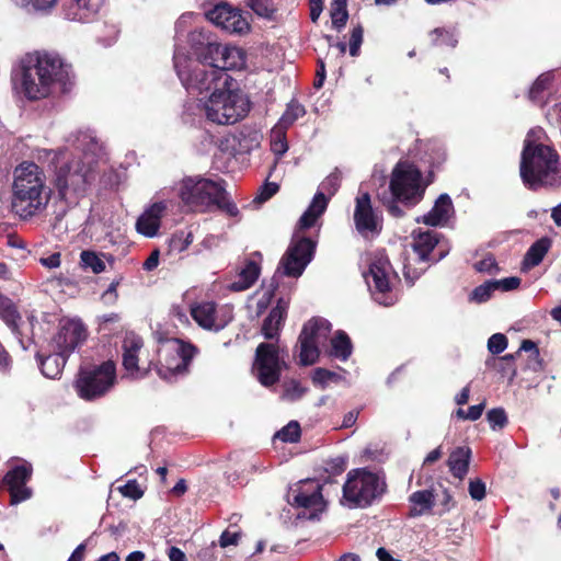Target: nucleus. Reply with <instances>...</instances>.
Listing matches in <instances>:
<instances>
[{
	"label": "nucleus",
	"instance_id": "69168bd1",
	"mask_svg": "<svg viewBox=\"0 0 561 561\" xmlns=\"http://www.w3.org/2000/svg\"><path fill=\"white\" fill-rule=\"evenodd\" d=\"M60 253L54 252L48 256H43L39 259V263L48 270H54L60 266Z\"/></svg>",
	"mask_w": 561,
	"mask_h": 561
},
{
	"label": "nucleus",
	"instance_id": "0e129e2a",
	"mask_svg": "<svg viewBox=\"0 0 561 561\" xmlns=\"http://www.w3.org/2000/svg\"><path fill=\"white\" fill-rule=\"evenodd\" d=\"M277 191H278V185L276 183L267 182L261 187L257 199L260 202H265L268 198H271L274 194H276Z\"/></svg>",
	"mask_w": 561,
	"mask_h": 561
},
{
	"label": "nucleus",
	"instance_id": "cd10ccee",
	"mask_svg": "<svg viewBox=\"0 0 561 561\" xmlns=\"http://www.w3.org/2000/svg\"><path fill=\"white\" fill-rule=\"evenodd\" d=\"M188 43L194 51L197 60L201 62L208 64L210 59H214L211 46H217L218 43L213 42L208 32L203 28L194 30L188 35Z\"/></svg>",
	"mask_w": 561,
	"mask_h": 561
},
{
	"label": "nucleus",
	"instance_id": "ddd939ff",
	"mask_svg": "<svg viewBox=\"0 0 561 561\" xmlns=\"http://www.w3.org/2000/svg\"><path fill=\"white\" fill-rule=\"evenodd\" d=\"M331 330V323L323 318H313L304 325L298 339L300 365L309 366L318 360L329 342Z\"/></svg>",
	"mask_w": 561,
	"mask_h": 561
},
{
	"label": "nucleus",
	"instance_id": "72a5a7b5",
	"mask_svg": "<svg viewBox=\"0 0 561 561\" xmlns=\"http://www.w3.org/2000/svg\"><path fill=\"white\" fill-rule=\"evenodd\" d=\"M68 356L55 348L53 354L45 357L38 355V364L42 374L50 379H55L61 375Z\"/></svg>",
	"mask_w": 561,
	"mask_h": 561
},
{
	"label": "nucleus",
	"instance_id": "473e14b6",
	"mask_svg": "<svg viewBox=\"0 0 561 561\" xmlns=\"http://www.w3.org/2000/svg\"><path fill=\"white\" fill-rule=\"evenodd\" d=\"M260 266L256 262L249 260L240 270L237 280L229 284L228 288L232 291H243L249 289L259 278Z\"/></svg>",
	"mask_w": 561,
	"mask_h": 561
},
{
	"label": "nucleus",
	"instance_id": "4be33fe9",
	"mask_svg": "<svg viewBox=\"0 0 561 561\" xmlns=\"http://www.w3.org/2000/svg\"><path fill=\"white\" fill-rule=\"evenodd\" d=\"M210 49L215 53L214 59H210L208 64L225 72L242 69L245 65V53L237 46H222L218 44L217 46H211Z\"/></svg>",
	"mask_w": 561,
	"mask_h": 561
},
{
	"label": "nucleus",
	"instance_id": "393cba45",
	"mask_svg": "<svg viewBox=\"0 0 561 561\" xmlns=\"http://www.w3.org/2000/svg\"><path fill=\"white\" fill-rule=\"evenodd\" d=\"M144 347L142 339L134 332L125 334L122 342V362L125 370L134 376L139 371V355Z\"/></svg>",
	"mask_w": 561,
	"mask_h": 561
},
{
	"label": "nucleus",
	"instance_id": "e2e57ef3",
	"mask_svg": "<svg viewBox=\"0 0 561 561\" xmlns=\"http://www.w3.org/2000/svg\"><path fill=\"white\" fill-rule=\"evenodd\" d=\"M104 27H105L106 33L104 36L99 35V41L102 42L103 45L108 46L115 42L117 34H118V28L114 24L104 25Z\"/></svg>",
	"mask_w": 561,
	"mask_h": 561
},
{
	"label": "nucleus",
	"instance_id": "4c0bfd02",
	"mask_svg": "<svg viewBox=\"0 0 561 561\" xmlns=\"http://www.w3.org/2000/svg\"><path fill=\"white\" fill-rule=\"evenodd\" d=\"M104 256L103 253L84 250L80 253V265L83 270H90L94 274H100L106 268L103 260Z\"/></svg>",
	"mask_w": 561,
	"mask_h": 561
},
{
	"label": "nucleus",
	"instance_id": "f3484780",
	"mask_svg": "<svg viewBox=\"0 0 561 561\" xmlns=\"http://www.w3.org/2000/svg\"><path fill=\"white\" fill-rule=\"evenodd\" d=\"M32 472V465L22 460L14 465L3 477V484L10 493L11 505H16L32 497L33 491L26 486Z\"/></svg>",
	"mask_w": 561,
	"mask_h": 561
},
{
	"label": "nucleus",
	"instance_id": "dca6fc26",
	"mask_svg": "<svg viewBox=\"0 0 561 561\" xmlns=\"http://www.w3.org/2000/svg\"><path fill=\"white\" fill-rule=\"evenodd\" d=\"M341 181L342 174L335 169L321 182L311 204L299 219L300 228L308 229L316 224L317 219L325 211L329 198L337 192Z\"/></svg>",
	"mask_w": 561,
	"mask_h": 561
},
{
	"label": "nucleus",
	"instance_id": "f03ea898",
	"mask_svg": "<svg viewBox=\"0 0 561 561\" xmlns=\"http://www.w3.org/2000/svg\"><path fill=\"white\" fill-rule=\"evenodd\" d=\"M75 152L68 158L67 149L47 150L56 167L55 186L59 197L68 205H77L96 178V167L103 148L91 131H79L75 140Z\"/></svg>",
	"mask_w": 561,
	"mask_h": 561
},
{
	"label": "nucleus",
	"instance_id": "a18cd8bd",
	"mask_svg": "<svg viewBox=\"0 0 561 561\" xmlns=\"http://www.w3.org/2000/svg\"><path fill=\"white\" fill-rule=\"evenodd\" d=\"M343 379L342 374L325 368H317L312 375L313 383L322 388L327 387L329 383H337Z\"/></svg>",
	"mask_w": 561,
	"mask_h": 561
},
{
	"label": "nucleus",
	"instance_id": "2eb2a0df",
	"mask_svg": "<svg viewBox=\"0 0 561 561\" xmlns=\"http://www.w3.org/2000/svg\"><path fill=\"white\" fill-rule=\"evenodd\" d=\"M316 243L309 238L294 239L280 259L276 274L282 273L288 277H299L311 262Z\"/></svg>",
	"mask_w": 561,
	"mask_h": 561
},
{
	"label": "nucleus",
	"instance_id": "c9c22d12",
	"mask_svg": "<svg viewBox=\"0 0 561 561\" xmlns=\"http://www.w3.org/2000/svg\"><path fill=\"white\" fill-rule=\"evenodd\" d=\"M552 80H553V73L548 71V72H543L541 73L536 80L535 82L533 83V85L530 87L529 91H528V99L539 105V106H543L546 101H545V92L549 89L550 84L552 83Z\"/></svg>",
	"mask_w": 561,
	"mask_h": 561
},
{
	"label": "nucleus",
	"instance_id": "39448f33",
	"mask_svg": "<svg viewBox=\"0 0 561 561\" xmlns=\"http://www.w3.org/2000/svg\"><path fill=\"white\" fill-rule=\"evenodd\" d=\"M173 190L184 207L191 211L205 213L216 206L229 216H237L236 204L228 199L222 181H214L201 175L185 176Z\"/></svg>",
	"mask_w": 561,
	"mask_h": 561
},
{
	"label": "nucleus",
	"instance_id": "3c124183",
	"mask_svg": "<svg viewBox=\"0 0 561 561\" xmlns=\"http://www.w3.org/2000/svg\"><path fill=\"white\" fill-rule=\"evenodd\" d=\"M15 5L35 11H46L54 8L57 0H11Z\"/></svg>",
	"mask_w": 561,
	"mask_h": 561
},
{
	"label": "nucleus",
	"instance_id": "c85d7f7f",
	"mask_svg": "<svg viewBox=\"0 0 561 561\" xmlns=\"http://www.w3.org/2000/svg\"><path fill=\"white\" fill-rule=\"evenodd\" d=\"M103 0H73L65 9V18L69 21L89 22L99 12Z\"/></svg>",
	"mask_w": 561,
	"mask_h": 561
},
{
	"label": "nucleus",
	"instance_id": "20e7f679",
	"mask_svg": "<svg viewBox=\"0 0 561 561\" xmlns=\"http://www.w3.org/2000/svg\"><path fill=\"white\" fill-rule=\"evenodd\" d=\"M50 190L42 168L24 161L13 172L12 209L22 219L42 214L49 202Z\"/></svg>",
	"mask_w": 561,
	"mask_h": 561
},
{
	"label": "nucleus",
	"instance_id": "f8f14e48",
	"mask_svg": "<svg viewBox=\"0 0 561 561\" xmlns=\"http://www.w3.org/2000/svg\"><path fill=\"white\" fill-rule=\"evenodd\" d=\"M366 284L374 300L385 307L396 304L397 295L393 291L396 274L389 260L383 255H376L364 274Z\"/></svg>",
	"mask_w": 561,
	"mask_h": 561
},
{
	"label": "nucleus",
	"instance_id": "338daca9",
	"mask_svg": "<svg viewBox=\"0 0 561 561\" xmlns=\"http://www.w3.org/2000/svg\"><path fill=\"white\" fill-rule=\"evenodd\" d=\"M171 316L174 320H176L180 324H188L190 323V320H188V316H187V311L184 307L182 306H172L171 308Z\"/></svg>",
	"mask_w": 561,
	"mask_h": 561
},
{
	"label": "nucleus",
	"instance_id": "6e6d98bb",
	"mask_svg": "<svg viewBox=\"0 0 561 561\" xmlns=\"http://www.w3.org/2000/svg\"><path fill=\"white\" fill-rule=\"evenodd\" d=\"M193 242L192 232L180 231L173 234L171 239V247L178 251H184Z\"/></svg>",
	"mask_w": 561,
	"mask_h": 561
},
{
	"label": "nucleus",
	"instance_id": "49530a36",
	"mask_svg": "<svg viewBox=\"0 0 561 561\" xmlns=\"http://www.w3.org/2000/svg\"><path fill=\"white\" fill-rule=\"evenodd\" d=\"M495 289V284L493 280H486L483 284L477 286L470 294V301L477 302V304H483L491 299L493 296Z\"/></svg>",
	"mask_w": 561,
	"mask_h": 561
},
{
	"label": "nucleus",
	"instance_id": "052dcab7",
	"mask_svg": "<svg viewBox=\"0 0 561 561\" xmlns=\"http://www.w3.org/2000/svg\"><path fill=\"white\" fill-rule=\"evenodd\" d=\"M119 492L125 496L133 500H138L142 496L144 492L136 480H130L126 484L119 486Z\"/></svg>",
	"mask_w": 561,
	"mask_h": 561
},
{
	"label": "nucleus",
	"instance_id": "9d476101",
	"mask_svg": "<svg viewBox=\"0 0 561 561\" xmlns=\"http://www.w3.org/2000/svg\"><path fill=\"white\" fill-rule=\"evenodd\" d=\"M386 483L376 473L367 469H354L347 473L343 485V499L351 506L366 507L385 492Z\"/></svg>",
	"mask_w": 561,
	"mask_h": 561
},
{
	"label": "nucleus",
	"instance_id": "2f4dec72",
	"mask_svg": "<svg viewBox=\"0 0 561 561\" xmlns=\"http://www.w3.org/2000/svg\"><path fill=\"white\" fill-rule=\"evenodd\" d=\"M471 459V449L467 446L455 448L448 457V468L451 474L459 480H462L468 471Z\"/></svg>",
	"mask_w": 561,
	"mask_h": 561
},
{
	"label": "nucleus",
	"instance_id": "7ed1b4c3",
	"mask_svg": "<svg viewBox=\"0 0 561 561\" xmlns=\"http://www.w3.org/2000/svg\"><path fill=\"white\" fill-rule=\"evenodd\" d=\"M542 129H531L525 140L520 159V178L526 187L558 186L561 183L559 154L552 147L537 142Z\"/></svg>",
	"mask_w": 561,
	"mask_h": 561
},
{
	"label": "nucleus",
	"instance_id": "1a4fd4ad",
	"mask_svg": "<svg viewBox=\"0 0 561 561\" xmlns=\"http://www.w3.org/2000/svg\"><path fill=\"white\" fill-rule=\"evenodd\" d=\"M157 373L160 378L173 382L187 374V368L196 354V348L191 343L179 339H167L160 342L158 347Z\"/></svg>",
	"mask_w": 561,
	"mask_h": 561
},
{
	"label": "nucleus",
	"instance_id": "4d7b16f0",
	"mask_svg": "<svg viewBox=\"0 0 561 561\" xmlns=\"http://www.w3.org/2000/svg\"><path fill=\"white\" fill-rule=\"evenodd\" d=\"M495 284V289L500 291H512L520 286L522 279L517 276H511L503 279H492Z\"/></svg>",
	"mask_w": 561,
	"mask_h": 561
},
{
	"label": "nucleus",
	"instance_id": "f704fd0d",
	"mask_svg": "<svg viewBox=\"0 0 561 561\" xmlns=\"http://www.w3.org/2000/svg\"><path fill=\"white\" fill-rule=\"evenodd\" d=\"M409 501L411 503L410 513L411 517H419L428 513L435 503V496L430 490H422L413 492Z\"/></svg>",
	"mask_w": 561,
	"mask_h": 561
},
{
	"label": "nucleus",
	"instance_id": "7c9ffc66",
	"mask_svg": "<svg viewBox=\"0 0 561 561\" xmlns=\"http://www.w3.org/2000/svg\"><path fill=\"white\" fill-rule=\"evenodd\" d=\"M288 308V301L280 298L277 301V305L271 310L267 318L263 321L262 324V334L267 340H274L278 336V332L286 317Z\"/></svg>",
	"mask_w": 561,
	"mask_h": 561
},
{
	"label": "nucleus",
	"instance_id": "bf43d9fd",
	"mask_svg": "<svg viewBox=\"0 0 561 561\" xmlns=\"http://www.w3.org/2000/svg\"><path fill=\"white\" fill-rule=\"evenodd\" d=\"M270 465L263 461L259 456H253L244 468V472L249 476L263 473L268 469Z\"/></svg>",
	"mask_w": 561,
	"mask_h": 561
},
{
	"label": "nucleus",
	"instance_id": "603ef678",
	"mask_svg": "<svg viewBox=\"0 0 561 561\" xmlns=\"http://www.w3.org/2000/svg\"><path fill=\"white\" fill-rule=\"evenodd\" d=\"M476 271L490 275H495L500 272V266L494 256L489 255L474 263Z\"/></svg>",
	"mask_w": 561,
	"mask_h": 561
},
{
	"label": "nucleus",
	"instance_id": "0eeeda50",
	"mask_svg": "<svg viewBox=\"0 0 561 561\" xmlns=\"http://www.w3.org/2000/svg\"><path fill=\"white\" fill-rule=\"evenodd\" d=\"M173 62L179 79L190 94L208 96L217 92V88H226L232 81L227 72L211 64L193 60L179 47H175Z\"/></svg>",
	"mask_w": 561,
	"mask_h": 561
},
{
	"label": "nucleus",
	"instance_id": "de8ad7c7",
	"mask_svg": "<svg viewBox=\"0 0 561 561\" xmlns=\"http://www.w3.org/2000/svg\"><path fill=\"white\" fill-rule=\"evenodd\" d=\"M306 393V388L298 381L290 380L283 385L282 399L285 401L294 402L301 399Z\"/></svg>",
	"mask_w": 561,
	"mask_h": 561
},
{
	"label": "nucleus",
	"instance_id": "423d86ee",
	"mask_svg": "<svg viewBox=\"0 0 561 561\" xmlns=\"http://www.w3.org/2000/svg\"><path fill=\"white\" fill-rule=\"evenodd\" d=\"M426 185L422 181V173L412 163L400 161L391 172L388 190L378 192V198L393 217L403 216L398 203L405 206L419 204L425 193Z\"/></svg>",
	"mask_w": 561,
	"mask_h": 561
},
{
	"label": "nucleus",
	"instance_id": "e433bc0d",
	"mask_svg": "<svg viewBox=\"0 0 561 561\" xmlns=\"http://www.w3.org/2000/svg\"><path fill=\"white\" fill-rule=\"evenodd\" d=\"M550 248V241L547 238L537 240L525 254L524 268H533L541 263Z\"/></svg>",
	"mask_w": 561,
	"mask_h": 561
},
{
	"label": "nucleus",
	"instance_id": "c03bdc74",
	"mask_svg": "<svg viewBox=\"0 0 561 561\" xmlns=\"http://www.w3.org/2000/svg\"><path fill=\"white\" fill-rule=\"evenodd\" d=\"M244 3L256 15L265 19H272L276 11L274 0H244Z\"/></svg>",
	"mask_w": 561,
	"mask_h": 561
},
{
	"label": "nucleus",
	"instance_id": "bb28decb",
	"mask_svg": "<svg viewBox=\"0 0 561 561\" xmlns=\"http://www.w3.org/2000/svg\"><path fill=\"white\" fill-rule=\"evenodd\" d=\"M454 215V205L448 194H442L436 199L433 208L422 217V222L427 226L436 227L445 225ZM421 219L417 218V222Z\"/></svg>",
	"mask_w": 561,
	"mask_h": 561
},
{
	"label": "nucleus",
	"instance_id": "13d9d810",
	"mask_svg": "<svg viewBox=\"0 0 561 561\" xmlns=\"http://www.w3.org/2000/svg\"><path fill=\"white\" fill-rule=\"evenodd\" d=\"M363 27L356 26L352 30L350 39V55L356 57L359 54V49L363 43Z\"/></svg>",
	"mask_w": 561,
	"mask_h": 561
},
{
	"label": "nucleus",
	"instance_id": "680f3d73",
	"mask_svg": "<svg viewBox=\"0 0 561 561\" xmlns=\"http://www.w3.org/2000/svg\"><path fill=\"white\" fill-rule=\"evenodd\" d=\"M468 491L472 500L481 501L485 497V483L480 479L470 480Z\"/></svg>",
	"mask_w": 561,
	"mask_h": 561
},
{
	"label": "nucleus",
	"instance_id": "58836bf2",
	"mask_svg": "<svg viewBox=\"0 0 561 561\" xmlns=\"http://www.w3.org/2000/svg\"><path fill=\"white\" fill-rule=\"evenodd\" d=\"M432 43L435 46H448L455 48L458 44V33L456 28L437 27L430 33Z\"/></svg>",
	"mask_w": 561,
	"mask_h": 561
},
{
	"label": "nucleus",
	"instance_id": "8fccbe9b",
	"mask_svg": "<svg viewBox=\"0 0 561 561\" xmlns=\"http://www.w3.org/2000/svg\"><path fill=\"white\" fill-rule=\"evenodd\" d=\"M486 420L493 431L504 428L508 422L506 412L502 408L491 409L486 413Z\"/></svg>",
	"mask_w": 561,
	"mask_h": 561
},
{
	"label": "nucleus",
	"instance_id": "4468645a",
	"mask_svg": "<svg viewBox=\"0 0 561 561\" xmlns=\"http://www.w3.org/2000/svg\"><path fill=\"white\" fill-rule=\"evenodd\" d=\"M286 367L284 351L276 343H261L255 352L254 370L259 381L270 387L279 380L280 371Z\"/></svg>",
	"mask_w": 561,
	"mask_h": 561
},
{
	"label": "nucleus",
	"instance_id": "5fc2aeb1",
	"mask_svg": "<svg viewBox=\"0 0 561 561\" xmlns=\"http://www.w3.org/2000/svg\"><path fill=\"white\" fill-rule=\"evenodd\" d=\"M276 288H277V283L275 282V276H274L273 279L271 280L270 285L262 289V296L257 300L259 312H262L263 310H265L268 307Z\"/></svg>",
	"mask_w": 561,
	"mask_h": 561
},
{
	"label": "nucleus",
	"instance_id": "09e8293b",
	"mask_svg": "<svg viewBox=\"0 0 561 561\" xmlns=\"http://www.w3.org/2000/svg\"><path fill=\"white\" fill-rule=\"evenodd\" d=\"M276 438L285 443H296L300 438V425L297 421H290L286 426L278 431Z\"/></svg>",
	"mask_w": 561,
	"mask_h": 561
},
{
	"label": "nucleus",
	"instance_id": "a19ab883",
	"mask_svg": "<svg viewBox=\"0 0 561 561\" xmlns=\"http://www.w3.org/2000/svg\"><path fill=\"white\" fill-rule=\"evenodd\" d=\"M0 318L13 331H18V322L21 319L10 299L0 297Z\"/></svg>",
	"mask_w": 561,
	"mask_h": 561
},
{
	"label": "nucleus",
	"instance_id": "ea45409f",
	"mask_svg": "<svg viewBox=\"0 0 561 561\" xmlns=\"http://www.w3.org/2000/svg\"><path fill=\"white\" fill-rule=\"evenodd\" d=\"M306 114V108L297 100H291L276 125L287 129Z\"/></svg>",
	"mask_w": 561,
	"mask_h": 561
},
{
	"label": "nucleus",
	"instance_id": "a878e982",
	"mask_svg": "<svg viewBox=\"0 0 561 561\" xmlns=\"http://www.w3.org/2000/svg\"><path fill=\"white\" fill-rule=\"evenodd\" d=\"M191 317L196 323L206 330L219 331L227 324L226 321H219L216 313V305L211 301H203L190 307Z\"/></svg>",
	"mask_w": 561,
	"mask_h": 561
},
{
	"label": "nucleus",
	"instance_id": "aec40b11",
	"mask_svg": "<svg viewBox=\"0 0 561 561\" xmlns=\"http://www.w3.org/2000/svg\"><path fill=\"white\" fill-rule=\"evenodd\" d=\"M87 339V331L80 320H67L61 323L54 337L55 348L69 355Z\"/></svg>",
	"mask_w": 561,
	"mask_h": 561
},
{
	"label": "nucleus",
	"instance_id": "774afa93",
	"mask_svg": "<svg viewBox=\"0 0 561 561\" xmlns=\"http://www.w3.org/2000/svg\"><path fill=\"white\" fill-rule=\"evenodd\" d=\"M239 537L240 534L238 531L231 533L229 530H225L219 538V545L222 548H226L231 545H237Z\"/></svg>",
	"mask_w": 561,
	"mask_h": 561
},
{
	"label": "nucleus",
	"instance_id": "6e6552de",
	"mask_svg": "<svg viewBox=\"0 0 561 561\" xmlns=\"http://www.w3.org/2000/svg\"><path fill=\"white\" fill-rule=\"evenodd\" d=\"M231 84L232 81L208 96L198 98L195 105L199 114L217 125H232L242 119L250 110L249 101Z\"/></svg>",
	"mask_w": 561,
	"mask_h": 561
},
{
	"label": "nucleus",
	"instance_id": "412c9836",
	"mask_svg": "<svg viewBox=\"0 0 561 561\" xmlns=\"http://www.w3.org/2000/svg\"><path fill=\"white\" fill-rule=\"evenodd\" d=\"M354 221L357 231L364 237L369 233H378L381 230L380 220L371 207L368 193H364L356 198Z\"/></svg>",
	"mask_w": 561,
	"mask_h": 561
},
{
	"label": "nucleus",
	"instance_id": "9b49d317",
	"mask_svg": "<svg viewBox=\"0 0 561 561\" xmlns=\"http://www.w3.org/2000/svg\"><path fill=\"white\" fill-rule=\"evenodd\" d=\"M116 380L115 364L111 360L99 366L82 367L76 381L79 397L92 401L105 396Z\"/></svg>",
	"mask_w": 561,
	"mask_h": 561
},
{
	"label": "nucleus",
	"instance_id": "b1692460",
	"mask_svg": "<svg viewBox=\"0 0 561 561\" xmlns=\"http://www.w3.org/2000/svg\"><path fill=\"white\" fill-rule=\"evenodd\" d=\"M165 209L167 204L164 202L153 203L148 208H146L136 221L137 232L147 238L156 237L159 231L161 218L163 217Z\"/></svg>",
	"mask_w": 561,
	"mask_h": 561
},
{
	"label": "nucleus",
	"instance_id": "f257e3e1",
	"mask_svg": "<svg viewBox=\"0 0 561 561\" xmlns=\"http://www.w3.org/2000/svg\"><path fill=\"white\" fill-rule=\"evenodd\" d=\"M15 92L28 101H39L72 84V69L56 51L34 50L23 55L11 72Z\"/></svg>",
	"mask_w": 561,
	"mask_h": 561
},
{
	"label": "nucleus",
	"instance_id": "c756f323",
	"mask_svg": "<svg viewBox=\"0 0 561 561\" xmlns=\"http://www.w3.org/2000/svg\"><path fill=\"white\" fill-rule=\"evenodd\" d=\"M324 355L332 359L346 362L353 353V344L344 331H336L323 351Z\"/></svg>",
	"mask_w": 561,
	"mask_h": 561
},
{
	"label": "nucleus",
	"instance_id": "79ce46f5",
	"mask_svg": "<svg viewBox=\"0 0 561 561\" xmlns=\"http://www.w3.org/2000/svg\"><path fill=\"white\" fill-rule=\"evenodd\" d=\"M271 150L277 158H280L287 150L286 129L275 125L271 130Z\"/></svg>",
	"mask_w": 561,
	"mask_h": 561
},
{
	"label": "nucleus",
	"instance_id": "6ab92c4d",
	"mask_svg": "<svg viewBox=\"0 0 561 561\" xmlns=\"http://www.w3.org/2000/svg\"><path fill=\"white\" fill-rule=\"evenodd\" d=\"M206 16L211 23L228 33L242 34L249 30V23L241 12L226 3L208 10Z\"/></svg>",
	"mask_w": 561,
	"mask_h": 561
},
{
	"label": "nucleus",
	"instance_id": "37998d69",
	"mask_svg": "<svg viewBox=\"0 0 561 561\" xmlns=\"http://www.w3.org/2000/svg\"><path fill=\"white\" fill-rule=\"evenodd\" d=\"M331 19L332 25L335 30L341 31V28L345 26L348 19L346 0H332Z\"/></svg>",
	"mask_w": 561,
	"mask_h": 561
},
{
	"label": "nucleus",
	"instance_id": "5701e85b",
	"mask_svg": "<svg viewBox=\"0 0 561 561\" xmlns=\"http://www.w3.org/2000/svg\"><path fill=\"white\" fill-rule=\"evenodd\" d=\"M412 249L417 255V260L421 263L428 261L437 262L445 256V252H440L438 257L432 259L431 253L434 248L438 244V234L430 229L423 230L417 229L412 232Z\"/></svg>",
	"mask_w": 561,
	"mask_h": 561
},
{
	"label": "nucleus",
	"instance_id": "a211bd4d",
	"mask_svg": "<svg viewBox=\"0 0 561 561\" xmlns=\"http://www.w3.org/2000/svg\"><path fill=\"white\" fill-rule=\"evenodd\" d=\"M324 485L325 483L320 484L318 481L308 480L302 482L297 489L291 490V503L309 511V514L306 516L309 519L317 518L325 507L322 495Z\"/></svg>",
	"mask_w": 561,
	"mask_h": 561
},
{
	"label": "nucleus",
	"instance_id": "864d4df0",
	"mask_svg": "<svg viewBox=\"0 0 561 561\" xmlns=\"http://www.w3.org/2000/svg\"><path fill=\"white\" fill-rule=\"evenodd\" d=\"M507 347V339L502 333H495L488 340V350L491 354L497 355Z\"/></svg>",
	"mask_w": 561,
	"mask_h": 561
}]
</instances>
